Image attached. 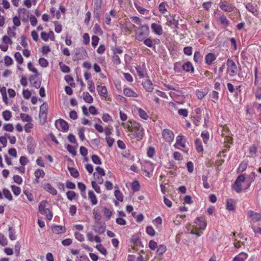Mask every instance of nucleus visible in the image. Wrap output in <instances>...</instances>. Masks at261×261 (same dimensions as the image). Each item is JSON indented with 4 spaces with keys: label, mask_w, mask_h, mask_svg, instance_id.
<instances>
[{
    "label": "nucleus",
    "mask_w": 261,
    "mask_h": 261,
    "mask_svg": "<svg viewBox=\"0 0 261 261\" xmlns=\"http://www.w3.org/2000/svg\"><path fill=\"white\" fill-rule=\"evenodd\" d=\"M56 125L57 126H59L63 132H67L69 129L68 123L61 119L56 121Z\"/></svg>",
    "instance_id": "19"
},
{
    "label": "nucleus",
    "mask_w": 261,
    "mask_h": 261,
    "mask_svg": "<svg viewBox=\"0 0 261 261\" xmlns=\"http://www.w3.org/2000/svg\"><path fill=\"white\" fill-rule=\"evenodd\" d=\"M11 188L13 194L15 196H17L20 194L21 189L20 187L16 186L15 185H12Z\"/></svg>",
    "instance_id": "51"
},
{
    "label": "nucleus",
    "mask_w": 261,
    "mask_h": 261,
    "mask_svg": "<svg viewBox=\"0 0 261 261\" xmlns=\"http://www.w3.org/2000/svg\"><path fill=\"white\" fill-rule=\"evenodd\" d=\"M87 57V53L83 47H79L75 49V57L73 60L84 59Z\"/></svg>",
    "instance_id": "7"
},
{
    "label": "nucleus",
    "mask_w": 261,
    "mask_h": 261,
    "mask_svg": "<svg viewBox=\"0 0 261 261\" xmlns=\"http://www.w3.org/2000/svg\"><path fill=\"white\" fill-rule=\"evenodd\" d=\"M93 175L95 177V181L98 184L101 185L103 182V179L102 177V176H99L96 174V172H94Z\"/></svg>",
    "instance_id": "64"
},
{
    "label": "nucleus",
    "mask_w": 261,
    "mask_h": 261,
    "mask_svg": "<svg viewBox=\"0 0 261 261\" xmlns=\"http://www.w3.org/2000/svg\"><path fill=\"white\" fill-rule=\"evenodd\" d=\"M78 135L81 141H83L85 139V128L84 127H80L78 128Z\"/></svg>",
    "instance_id": "56"
},
{
    "label": "nucleus",
    "mask_w": 261,
    "mask_h": 261,
    "mask_svg": "<svg viewBox=\"0 0 261 261\" xmlns=\"http://www.w3.org/2000/svg\"><path fill=\"white\" fill-rule=\"evenodd\" d=\"M59 66L62 72L64 73H69L70 71V68L62 62L59 63Z\"/></svg>",
    "instance_id": "52"
},
{
    "label": "nucleus",
    "mask_w": 261,
    "mask_h": 261,
    "mask_svg": "<svg viewBox=\"0 0 261 261\" xmlns=\"http://www.w3.org/2000/svg\"><path fill=\"white\" fill-rule=\"evenodd\" d=\"M201 137L205 144H207L210 138L209 133L207 131H203L201 134Z\"/></svg>",
    "instance_id": "48"
},
{
    "label": "nucleus",
    "mask_w": 261,
    "mask_h": 261,
    "mask_svg": "<svg viewBox=\"0 0 261 261\" xmlns=\"http://www.w3.org/2000/svg\"><path fill=\"white\" fill-rule=\"evenodd\" d=\"M235 202L233 199H227L226 201V208L228 211H233L235 209Z\"/></svg>",
    "instance_id": "34"
},
{
    "label": "nucleus",
    "mask_w": 261,
    "mask_h": 261,
    "mask_svg": "<svg viewBox=\"0 0 261 261\" xmlns=\"http://www.w3.org/2000/svg\"><path fill=\"white\" fill-rule=\"evenodd\" d=\"M134 111L139 116L141 119L144 120H147L149 117L147 113L141 108L136 107L134 108Z\"/></svg>",
    "instance_id": "12"
},
{
    "label": "nucleus",
    "mask_w": 261,
    "mask_h": 261,
    "mask_svg": "<svg viewBox=\"0 0 261 261\" xmlns=\"http://www.w3.org/2000/svg\"><path fill=\"white\" fill-rule=\"evenodd\" d=\"M137 72L140 78H143L145 76L144 69L142 66H137L136 67Z\"/></svg>",
    "instance_id": "41"
},
{
    "label": "nucleus",
    "mask_w": 261,
    "mask_h": 261,
    "mask_svg": "<svg viewBox=\"0 0 261 261\" xmlns=\"http://www.w3.org/2000/svg\"><path fill=\"white\" fill-rule=\"evenodd\" d=\"M206 226L205 220L203 217L197 218L194 222V224L189 226L188 229L190 230L191 234H196L197 236L201 235L199 230H204Z\"/></svg>",
    "instance_id": "2"
},
{
    "label": "nucleus",
    "mask_w": 261,
    "mask_h": 261,
    "mask_svg": "<svg viewBox=\"0 0 261 261\" xmlns=\"http://www.w3.org/2000/svg\"><path fill=\"white\" fill-rule=\"evenodd\" d=\"M220 8L224 11L230 12L233 11L234 8L227 3L226 0H221L219 4Z\"/></svg>",
    "instance_id": "11"
},
{
    "label": "nucleus",
    "mask_w": 261,
    "mask_h": 261,
    "mask_svg": "<svg viewBox=\"0 0 261 261\" xmlns=\"http://www.w3.org/2000/svg\"><path fill=\"white\" fill-rule=\"evenodd\" d=\"M16 231L14 228L9 227V237L11 240H15L16 239V236L15 234Z\"/></svg>",
    "instance_id": "37"
},
{
    "label": "nucleus",
    "mask_w": 261,
    "mask_h": 261,
    "mask_svg": "<svg viewBox=\"0 0 261 261\" xmlns=\"http://www.w3.org/2000/svg\"><path fill=\"white\" fill-rule=\"evenodd\" d=\"M91 185H92V188L94 189V190H95V191L98 193V194H100L101 193V190H100V187L98 186V184L94 180H93L91 181Z\"/></svg>",
    "instance_id": "57"
},
{
    "label": "nucleus",
    "mask_w": 261,
    "mask_h": 261,
    "mask_svg": "<svg viewBox=\"0 0 261 261\" xmlns=\"http://www.w3.org/2000/svg\"><path fill=\"white\" fill-rule=\"evenodd\" d=\"M227 73L230 77L236 76L238 73V67L236 64L231 59H227L226 62Z\"/></svg>",
    "instance_id": "5"
},
{
    "label": "nucleus",
    "mask_w": 261,
    "mask_h": 261,
    "mask_svg": "<svg viewBox=\"0 0 261 261\" xmlns=\"http://www.w3.org/2000/svg\"><path fill=\"white\" fill-rule=\"evenodd\" d=\"M156 249L157 250L156 252L159 255H162L166 252L167 250L166 247L164 245H160L159 246H158Z\"/></svg>",
    "instance_id": "46"
},
{
    "label": "nucleus",
    "mask_w": 261,
    "mask_h": 261,
    "mask_svg": "<svg viewBox=\"0 0 261 261\" xmlns=\"http://www.w3.org/2000/svg\"><path fill=\"white\" fill-rule=\"evenodd\" d=\"M227 87L228 91L231 93H233L235 96H238V90L241 88V86H238L234 88L232 84L228 83L227 84Z\"/></svg>",
    "instance_id": "24"
},
{
    "label": "nucleus",
    "mask_w": 261,
    "mask_h": 261,
    "mask_svg": "<svg viewBox=\"0 0 261 261\" xmlns=\"http://www.w3.org/2000/svg\"><path fill=\"white\" fill-rule=\"evenodd\" d=\"M246 9L254 16H257L259 12V8L257 5L254 6L251 3H248L245 5Z\"/></svg>",
    "instance_id": "14"
},
{
    "label": "nucleus",
    "mask_w": 261,
    "mask_h": 261,
    "mask_svg": "<svg viewBox=\"0 0 261 261\" xmlns=\"http://www.w3.org/2000/svg\"><path fill=\"white\" fill-rule=\"evenodd\" d=\"M88 197L92 205H95L97 203L98 201L96 195L92 191L88 192Z\"/></svg>",
    "instance_id": "27"
},
{
    "label": "nucleus",
    "mask_w": 261,
    "mask_h": 261,
    "mask_svg": "<svg viewBox=\"0 0 261 261\" xmlns=\"http://www.w3.org/2000/svg\"><path fill=\"white\" fill-rule=\"evenodd\" d=\"M103 212L104 215L107 217V219L110 220L112 215L113 212L107 207H104Z\"/></svg>",
    "instance_id": "61"
},
{
    "label": "nucleus",
    "mask_w": 261,
    "mask_h": 261,
    "mask_svg": "<svg viewBox=\"0 0 261 261\" xmlns=\"http://www.w3.org/2000/svg\"><path fill=\"white\" fill-rule=\"evenodd\" d=\"M68 170L72 176H73L74 178H77V177H79V173L76 169L72 167H68Z\"/></svg>",
    "instance_id": "55"
},
{
    "label": "nucleus",
    "mask_w": 261,
    "mask_h": 261,
    "mask_svg": "<svg viewBox=\"0 0 261 261\" xmlns=\"http://www.w3.org/2000/svg\"><path fill=\"white\" fill-rule=\"evenodd\" d=\"M30 82L33 87L38 89L40 87L41 85V82L37 80L36 76L32 75L29 78Z\"/></svg>",
    "instance_id": "25"
},
{
    "label": "nucleus",
    "mask_w": 261,
    "mask_h": 261,
    "mask_svg": "<svg viewBox=\"0 0 261 261\" xmlns=\"http://www.w3.org/2000/svg\"><path fill=\"white\" fill-rule=\"evenodd\" d=\"M96 248L103 255H106L107 251L106 249L102 246V244H99L96 246Z\"/></svg>",
    "instance_id": "59"
},
{
    "label": "nucleus",
    "mask_w": 261,
    "mask_h": 261,
    "mask_svg": "<svg viewBox=\"0 0 261 261\" xmlns=\"http://www.w3.org/2000/svg\"><path fill=\"white\" fill-rule=\"evenodd\" d=\"M256 175L255 172H252L248 176L246 180L245 181L247 184V186L245 189H247L251 185V183L254 181Z\"/></svg>",
    "instance_id": "29"
},
{
    "label": "nucleus",
    "mask_w": 261,
    "mask_h": 261,
    "mask_svg": "<svg viewBox=\"0 0 261 261\" xmlns=\"http://www.w3.org/2000/svg\"><path fill=\"white\" fill-rule=\"evenodd\" d=\"M248 254L244 252H241L233 258V261H245L247 258Z\"/></svg>",
    "instance_id": "31"
},
{
    "label": "nucleus",
    "mask_w": 261,
    "mask_h": 261,
    "mask_svg": "<svg viewBox=\"0 0 261 261\" xmlns=\"http://www.w3.org/2000/svg\"><path fill=\"white\" fill-rule=\"evenodd\" d=\"M67 150L72 154V156H75L76 155V148L70 145H67L66 146Z\"/></svg>",
    "instance_id": "58"
},
{
    "label": "nucleus",
    "mask_w": 261,
    "mask_h": 261,
    "mask_svg": "<svg viewBox=\"0 0 261 261\" xmlns=\"http://www.w3.org/2000/svg\"><path fill=\"white\" fill-rule=\"evenodd\" d=\"M182 69L186 72H194V67L192 63L190 62H187L182 66Z\"/></svg>",
    "instance_id": "28"
},
{
    "label": "nucleus",
    "mask_w": 261,
    "mask_h": 261,
    "mask_svg": "<svg viewBox=\"0 0 261 261\" xmlns=\"http://www.w3.org/2000/svg\"><path fill=\"white\" fill-rule=\"evenodd\" d=\"M229 132L227 130H225L224 128L222 129V135L225 136L224 142H227L228 143H232V138L229 136Z\"/></svg>",
    "instance_id": "26"
},
{
    "label": "nucleus",
    "mask_w": 261,
    "mask_h": 261,
    "mask_svg": "<svg viewBox=\"0 0 261 261\" xmlns=\"http://www.w3.org/2000/svg\"><path fill=\"white\" fill-rule=\"evenodd\" d=\"M168 22L169 23V26L175 30H177L178 29V21L177 20H175L174 18H172V19H168Z\"/></svg>",
    "instance_id": "32"
},
{
    "label": "nucleus",
    "mask_w": 261,
    "mask_h": 261,
    "mask_svg": "<svg viewBox=\"0 0 261 261\" xmlns=\"http://www.w3.org/2000/svg\"><path fill=\"white\" fill-rule=\"evenodd\" d=\"M207 93V90L206 89H200L197 90L196 91V94L197 97L201 99L204 97V96Z\"/></svg>",
    "instance_id": "36"
},
{
    "label": "nucleus",
    "mask_w": 261,
    "mask_h": 261,
    "mask_svg": "<svg viewBox=\"0 0 261 261\" xmlns=\"http://www.w3.org/2000/svg\"><path fill=\"white\" fill-rule=\"evenodd\" d=\"M43 188L46 192H48L52 195H56L57 194V190L53 187L49 183H44L42 186Z\"/></svg>",
    "instance_id": "15"
},
{
    "label": "nucleus",
    "mask_w": 261,
    "mask_h": 261,
    "mask_svg": "<svg viewBox=\"0 0 261 261\" xmlns=\"http://www.w3.org/2000/svg\"><path fill=\"white\" fill-rule=\"evenodd\" d=\"M175 148L178 149H181L182 148L186 147V140L183 136H177L176 138V143L174 144Z\"/></svg>",
    "instance_id": "10"
},
{
    "label": "nucleus",
    "mask_w": 261,
    "mask_h": 261,
    "mask_svg": "<svg viewBox=\"0 0 261 261\" xmlns=\"http://www.w3.org/2000/svg\"><path fill=\"white\" fill-rule=\"evenodd\" d=\"M3 193L4 195V197L8 199L10 201H12L13 200L12 195L10 192V191L7 189H4L3 190Z\"/></svg>",
    "instance_id": "43"
},
{
    "label": "nucleus",
    "mask_w": 261,
    "mask_h": 261,
    "mask_svg": "<svg viewBox=\"0 0 261 261\" xmlns=\"http://www.w3.org/2000/svg\"><path fill=\"white\" fill-rule=\"evenodd\" d=\"M245 179L246 178L244 174L240 175L238 176L234 184L232 185V189L238 193L242 191V183L245 181Z\"/></svg>",
    "instance_id": "6"
},
{
    "label": "nucleus",
    "mask_w": 261,
    "mask_h": 261,
    "mask_svg": "<svg viewBox=\"0 0 261 261\" xmlns=\"http://www.w3.org/2000/svg\"><path fill=\"white\" fill-rule=\"evenodd\" d=\"M93 229L96 233L101 234L105 232L106 230V226L105 224H102L98 222L93 225Z\"/></svg>",
    "instance_id": "16"
},
{
    "label": "nucleus",
    "mask_w": 261,
    "mask_h": 261,
    "mask_svg": "<svg viewBox=\"0 0 261 261\" xmlns=\"http://www.w3.org/2000/svg\"><path fill=\"white\" fill-rule=\"evenodd\" d=\"M14 58L18 64H22L23 62V59L19 52L15 53L14 55Z\"/></svg>",
    "instance_id": "50"
},
{
    "label": "nucleus",
    "mask_w": 261,
    "mask_h": 261,
    "mask_svg": "<svg viewBox=\"0 0 261 261\" xmlns=\"http://www.w3.org/2000/svg\"><path fill=\"white\" fill-rule=\"evenodd\" d=\"M93 215L95 220H96V221L100 220L101 216L100 212L99 211L97 207H95L93 209Z\"/></svg>",
    "instance_id": "39"
},
{
    "label": "nucleus",
    "mask_w": 261,
    "mask_h": 261,
    "mask_svg": "<svg viewBox=\"0 0 261 261\" xmlns=\"http://www.w3.org/2000/svg\"><path fill=\"white\" fill-rule=\"evenodd\" d=\"M48 111V106L46 103L42 104L40 107L39 110V117L46 119L47 117V114Z\"/></svg>",
    "instance_id": "17"
},
{
    "label": "nucleus",
    "mask_w": 261,
    "mask_h": 261,
    "mask_svg": "<svg viewBox=\"0 0 261 261\" xmlns=\"http://www.w3.org/2000/svg\"><path fill=\"white\" fill-rule=\"evenodd\" d=\"M162 136L165 141L170 143L174 139V134L173 132L169 129H164L162 131Z\"/></svg>",
    "instance_id": "9"
},
{
    "label": "nucleus",
    "mask_w": 261,
    "mask_h": 261,
    "mask_svg": "<svg viewBox=\"0 0 261 261\" xmlns=\"http://www.w3.org/2000/svg\"><path fill=\"white\" fill-rule=\"evenodd\" d=\"M34 175L36 178L35 180L36 182H38V178H39L40 177H43L45 175V172L43 169H37L34 172Z\"/></svg>",
    "instance_id": "30"
},
{
    "label": "nucleus",
    "mask_w": 261,
    "mask_h": 261,
    "mask_svg": "<svg viewBox=\"0 0 261 261\" xmlns=\"http://www.w3.org/2000/svg\"><path fill=\"white\" fill-rule=\"evenodd\" d=\"M52 231L55 234H62L65 232L66 228L63 226L55 225L52 227Z\"/></svg>",
    "instance_id": "23"
},
{
    "label": "nucleus",
    "mask_w": 261,
    "mask_h": 261,
    "mask_svg": "<svg viewBox=\"0 0 261 261\" xmlns=\"http://www.w3.org/2000/svg\"><path fill=\"white\" fill-rule=\"evenodd\" d=\"M154 168V165L150 162H147L144 166V169L149 170L150 172H153Z\"/></svg>",
    "instance_id": "53"
},
{
    "label": "nucleus",
    "mask_w": 261,
    "mask_h": 261,
    "mask_svg": "<svg viewBox=\"0 0 261 261\" xmlns=\"http://www.w3.org/2000/svg\"><path fill=\"white\" fill-rule=\"evenodd\" d=\"M140 185L139 182L135 180L133 181L132 184V189L134 192H137L140 190Z\"/></svg>",
    "instance_id": "49"
},
{
    "label": "nucleus",
    "mask_w": 261,
    "mask_h": 261,
    "mask_svg": "<svg viewBox=\"0 0 261 261\" xmlns=\"http://www.w3.org/2000/svg\"><path fill=\"white\" fill-rule=\"evenodd\" d=\"M195 144L196 150L198 152H202L203 151V146L202 145L201 140L199 139H196L195 140Z\"/></svg>",
    "instance_id": "44"
},
{
    "label": "nucleus",
    "mask_w": 261,
    "mask_h": 261,
    "mask_svg": "<svg viewBox=\"0 0 261 261\" xmlns=\"http://www.w3.org/2000/svg\"><path fill=\"white\" fill-rule=\"evenodd\" d=\"M97 91L101 97L104 98L107 97L108 91L106 86L98 85L97 86Z\"/></svg>",
    "instance_id": "22"
},
{
    "label": "nucleus",
    "mask_w": 261,
    "mask_h": 261,
    "mask_svg": "<svg viewBox=\"0 0 261 261\" xmlns=\"http://www.w3.org/2000/svg\"><path fill=\"white\" fill-rule=\"evenodd\" d=\"M20 118L22 121L30 122L32 121V117L28 114L24 113H21L20 114Z\"/></svg>",
    "instance_id": "45"
},
{
    "label": "nucleus",
    "mask_w": 261,
    "mask_h": 261,
    "mask_svg": "<svg viewBox=\"0 0 261 261\" xmlns=\"http://www.w3.org/2000/svg\"><path fill=\"white\" fill-rule=\"evenodd\" d=\"M248 165V161H244L240 163L239 166L238 168V170L240 172L244 171L247 167Z\"/></svg>",
    "instance_id": "47"
},
{
    "label": "nucleus",
    "mask_w": 261,
    "mask_h": 261,
    "mask_svg": "<svg viewBox=\"0 0 261 261\" xmlns=\"http://www.w3.org/2000/svg\"><path fill=\"white\" fill-rule=\"evenodd\" d=\"M115 188L118 189V187H115ZM114 195L117 200L120 202H122L123 200V196L122 192L118 189L115 190L114 192Z\"/></svg>",
    "instance_id": "35"
},
{
    "label": "nucleus",
    "mask_w": 261,
    "mask_h": 261,
    "mask_svg": "<svg viewBox=\"0 0 261 261\" xmlns=\"http://www.w3.org/2000/svg\"><path fill=\"white\" fill-rule=\"evenodd\" d=\"M151 29L152 32L156 35L161 36L163 34V28L160 24L152 23L151 24Z\"/></svg>",
    "instance_id": "13"
},
{
    "label": "nucleus",
    "mask_w": 261,
    "mask_h": 261,
    "mask_svg": "<svg viewBox=\"0 0 261 261\" xmlns=\"http://www.w3.org/2000/svg\"><path fill=\"white\" fill-rule=\"evenodd\" d=\"M178 114L183 117H187L188 116L189 112L186 109H179L177 111Z\"/></svg>",
    "instance_id": "54"
},
{
    "label": "nucleus",
    "mask_w": 261,
    "mask_h": 261,
    "mask_svg": "<svg viewBox=\"0 0 261 261\" xmlns=\"http://www.w3.org/2000/svg\"><path fill=\"white\" fill-rule=\"evenodd\" d=\"M83 99L86 102L91 103L93 101L92 96L87 92H84L83 93Z\"/></svg>",
    "instance_id": "33"
},
{
    "label": "nucleus",
    "mask_w": 261,
    "mask_h": 261,
    "mask_svg": "<svg viewBox=\"0 0 261 261\" xmlns=\"http://www.w3.org/2000/svg\"><path fill=\"white\" fill-rule=\"evenodd\" d=\"M88 88L91 93H94L95 92V87L94 83L92 81L88 80L87 81Z\"/></svg>",
    "instance_id": "63"
},
{
    "label": "nucleus",
    "mask_w": 261,
    "mask_h": 261,
    "mask_svg": "<svg viewBox=\"0 0 261 261\" xmlns=\"http://www.w3.org/2000/svg\"><path fill=\"white\" fill-rule=\"evenodd\" d=\"M102 2V0H94V13L97 16H99L100 14Z\"/></svg>",
    "instance_id": "18"
},
{
    "label": "nucleus",
    "mask_w": 261,
    "mask_h": 261,
    "mask_svg": "<svg viewBox=\"0 0 261 261\" xmlns=\"http://www.w3.org/2000/svg\"><path fill=\"white\" fill-rule=\"evenodd\" d=\"M102 119L105 122H112L113 121L112 117L107 113H105L102 115Z\"/></svg>",
    "instance_id": "62"
},
{
    "label": "nucleus",
    "mask_w": 261,
    "mask_h": 261,
    "mask_svg": "<svg viewBox=\"0 0 261 261\" xmlns=\"http://www.w3.org/2000/svg\"><path fill=\"white\" fill-rule=\"evenodd\" d=\"M142 86L146 91L151 92L154 89L153 85L150 80H146L142 82Z\"/></svg>",
    "instance_id": "20"
},
{
    "label": "nucleus",
    "mask_w": 261,
    "mask_h": 261,
    "mask_svg": "<svg viewBox=\"0 0 261 261\" xmlns=\"http://www.w3.org/2000/svg\"><path fill=\"white\" fill-rule=\"evenodd\" d=\"M247 216L251 222H256L261 220V213L255 212L253 211L249 210L247 212Z\"/></svg>",
    "instance_id": "8"
},
{
    "label": "nucleus",
    "mask_w": 261,
    "mask_h": 261,
    "mask_svg": "<svg viewBox=\"0 0 261 261\" xmlns=\"http://www.w3.org/2000/svg\"><path fill=\"white\" fill-rule=\"evenodd\" d=\"M2 116L5 120L9 121L12 117V113L10 111L6 110L2 113Z\"/></svg>",
    "instance_id": "42"
},
{
    "label": "nucleus",
    "mask_w": 261,
    "mask_h": 261,
    "mask_svg": "<svg viewBox=\"0 0 261 261\" xmlns=\"http://www.w3.org/2000/svg\"><path fill=\"white\" fill-rule=\"evenodd\" d=\"M47 202L46 200H43L40 202L39 205V212L43 215L46 216V218L50 221L53 218V214L46 207Z\"/></svg>",
    "instance_id": "4"
},
{
    "label": "nucleus",
    "mask_w": 261,
    "mask_h": 261,
    "mask_svg": "<svg viewBox=\"0 0 261 261\" xmlns=\"http://www.w3.org/2000/svg\"><path fill=\"white\" fill-rule=\"evenodd\" d=\"M16 30L15 27H13L12 28L9 27L7 30V33L8 36L10 38H15L16 34L15 32Z\"/></svg>",
    "instance_id": "40"
},
{
    "label": "nucleus",
    "mask_w": 261,
    "mask_h": 261,
    "mask_svg": "<svg viewBox=\"0 0 261 261\" xmlns=\"http://www.w3.org/2000/svg\"><path fill=\"white\" fill-rule=\"evenodd\" d=\"M132 123L130 133L128 136L131 139H136L138 141L143 139L145 132L141 124L137 122H130Z\"/></svg>",
    "instance_id": "1"
},
{
    "label": "nucleus",
    "mask_w": 261,
    "mask_h": 261,
    "mask_svg": "<svg viewBox=\"0 0 261 261\" xmlns=\"http://www.w3.org/2000/svg\"><path fill=\"white\" fill-rule=\"evenodd\" d=\"M66 196L69 200L72 201L77 197L78 195L73 191H69L66 193Z\"/></svg>",
    "instance_id": "38"
},
{
    "label": "nucleus",
    "mask_w": 261,
    "mask_h": 261,
    "mask_svg": "<svg viewBox=\"0 0 261 261\" xmlns=\"http://www.w3.org/2000/svg\"><path fill=\"white\" fill-rule=\"evenodd\" d=\"M144 44L148 47H152L153 44L152 40L149 38H145L143 40Z\"/></svg>",
    "instance_id": "60"
},
{
    "label": "nucleus",
    "mask_w": 261,
    "mask_h": 261,
    "mask_svg": "<svg viewBox=\"0 0 261 261\" xmlns=\"http://www.w3.org/2000/svg\"><path fill=\"white\" fill-rule=\"evenodd\" d=\"M135 38L139 41H142L149 34V28L148 25L145 24L141 25L135 30Z\"/></svg>",
    "instance_id": "3"
},
{
    "label": "nucleus",
    "mask_w": 261,
    "mask_h": 261,
    "mask_svg": "<svg viewBox=\"0 0 261 261\" xmlns=\"http://www.w3.org/2000/svg\"><path fill=\"white\" fill-rule=\"evenodd\" d=\"M124 94L127 97L137 98L139 94L130 88H125L123 89Z\"/></svg>",
    "instance_id": "21"
}]
</instances>
